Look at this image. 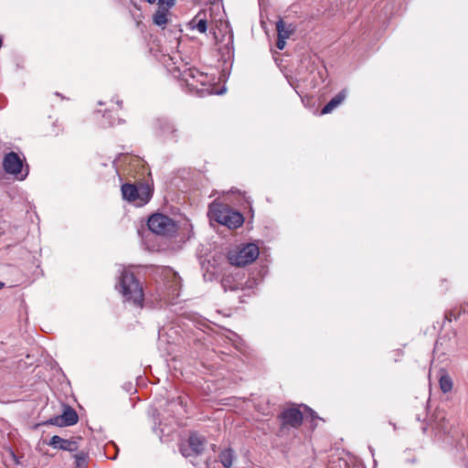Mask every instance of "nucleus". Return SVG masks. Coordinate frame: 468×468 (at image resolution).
Segmentation results:
<instances>
[{
    "instance_id": "f257e3e1",
    "label": "nucleus",
    "mask_w": 468,
    "mask_h": 468,
    "mask_svg": "<svg viewBox=\"0 0 468 468\" xmlns=\"http://www.w3.org/2000/svg\"><path fill=\"white\" fill-rule=\"evenodd\" d=\"M121 292L126 301H131L135 306L142 307L144 292L139 281L133 273L123 271L120 278Z\"/></svg>"
},
{
    "instance_id": "f03ea898",
    "label": "nucleus",
    "mask_w": 468,
    "mask_h": 468,
    "mask_svg": "<svg viewBox=\"0 0 468 468\" xmlns=\"http://www.w3.org/2000/svg\"><path fill=\"white\" fill-rule=\"evenodd\" d=\"M209 215L218 223L229 229H237L244 222L242 214L230 208L227 205L213 204L209 207Z\"/></svg>"
},
{
    "instance_id": "7ed1b4c3",
    "label": "nucleus",
    "mask_w": 468,
    "mask_h": 468,
    "mask_svg": "<svg viewBox=\"0 0 468 468\" xmlns=\"http://www.w3.org/2000/svg\"><path fill=\"white\" fill-rule=\"evenodd\" d=\"M259 253L256 244H241L229 251L228 259L231 265L240 267L252 263L258 258Z\"/></svg>"
},
{
    "instance_id": "20e7f679",
    "label": "nucleus",
    "mask_w": 468,
    "mask_h": 468,
    "mask_svg": "<svg viewBox=\"0 0 468 468\" xmlns=\"http://www.w3.org/2000/svg\"><path fill=\"white\" fill-rule=\"evenodd\" d=\"M122 195L124 199L129 202H133L139 207L146 204L152 197V193L148 186L140 185L139 186H136L135 185L128 183L122 186Z\"/></svg>"
},
{
    "instance_id": "39448f33",
    "label": "nucleus",
    "mask_w": 468,
    "mask_h": 468,
    "mask_svg": "<svg viewBox=\"0 0 468 468\" xmlns=\"http://www.w3.org/2000/svg\"><path fill=\"white\" fill-rule=\"evenodd\" d=\"M3 168L5 173L18 180H24L28 175V166L24 167V159L15 152H10L4 156Z\"/></svg>"
},
{
    "instance_id": "423d86ee",
    "label": "nucleus",
    "mask_w": 468,
    "mask_h": 468,
    "mask_svg": "<svg viewBox=\"0 0 468 468\" xmlns=\"http://www.w3.org/2000/svg\"><path fill=\"white\" fill-rule=\"evenodd\" d=\"M148 228L155 234L168 236L176 231V225L172 218L163 214H154L148 219Z\"/></svg>"
},
{
    "instance_id": "0eeeda50",
    "label": "nucleus",
    "mask_w": 468,
    "mask_h": 468,
    "mask_svg": "<svg viewBox=\"0 0 468 468\" xmlns=\"http://www.w3.org/2000/svg\"><path fill=\"white\" fill-rule=\"evenodd\" d=\"M182 80L191 90H199L198 85L205 86L210 79L207 74L195 68H189L182 72Z\"/></svg>"
},
{
    "instance_id": "6e6552de",
    "label": "nucleus",
    "mask_w": 468,
    "mask_h": 468,
    "mask_svg": "<svg viewBox=\"0 0 468 468\" xmlns=\"http://www.w3.org/2000/svg\"><path fill=\"white\" fill-rule=\"evenodd\" d=\"M79 417L75 410L71 407H65L63 413L59 416L51 418L48 423L55 426H71L78 422Z\"/></svg>"
},
{
    "instance_id": "1a4fd4ad",
    "label": "nucleus",
    "mask_w": 468,
    "mask_h": 468,
    "mask_svg": "<svg viewBox=\"0 0 468 468\" xmlns=\"http://www.w3.org/2000/svg\"><path fill=\"white\" fill-rule=\"evenodd\" d=\"M282 428L292 427L298 428L303 422V413L298 409L285 410L280 415Z\"/></svg>"
},
{
    "instance_id": "9d476101",
    "label": "nucleus",
    "mask_w": 468,
    "mask_h": 468,
    "mask_svg": "<svg viewBox=\"0 0 468 468\" xmlns=\"http://www.w3.org/2000/svg\"><path fill=\"white\" fill-rule=\"evenodd\" d=\"M277 29V42L276 47L282 50L284 48L286 44V39L290 37V36L293 33L294 28L292 25H286L283 20H279L276 23Z\"/></svg>"
},
{
    "instance_id": "9b49d317",
    "label": "nucleus",
    "mask_w": 468,
    "mask_h": 468,
    "mask_svg": "<svg viewBox=\"0 0 468 468\" xmlns=\"http://www.w3.org/2000/svg\"><path fill=\"white\" fill-rule=\"evenodd\" d=\"M48 445L52 448L68 451L70 452H77L79 449V445L76 441L66 440L58 435H54L50 439Z\"/></svg>"
},
{
    "instance_id": "f8f14e48",
    "label": "nucleus",
    "mask_w": 468,
    "mask_h": 468,
    "mask_svg": "<svg viewBox=\"0 0 468 468\" xmlns=\"http://www.w3.org/2000/svg\"><path fill=\"white\" fill-rule=\"evenodd\" d=\"M157 133L165 141H177V130L175 128L174 124L168 121H159Z\"/></svg>"
},
{
    "instance_id": "ddd939ff",
    "label": "nucleus",
    "mask_w": 468,
    "mask_h": 468,
    "mask_svg": "<svg viewBox=\"0 0 468 468\" xmlns=\"http://www.w3.org/2000/svg\"><path fill=\"white\" fill-rule=\"evenodd\" d=\"M191 29H196L199 33H206L207 29V20L205 12H198L188 23Z\"/></svg>"
},
{
    "instance_id": "4468645a",
    "label": "nucleus",
    "mask_w": 468,
    "mask_h": 468,
    "mask_svg": "<svg viewBox=\"0 0 468 468\" xmlns=\"http://www.w3.org/2000/svg\"><path fill=\"white\" fill-rule=\"evenodd\" d=\"M188 446L195 455H199L205 449V439L197 434H191L188 438Z\"/></svg>"
},
{
    "instance_id": "2eb2a0df",
    "label": "nucleus",
    "mask_w": 468,
    "mask_h": 468,
    "mask_svg": "<svg viewBox=\"0 0 468 468\" xmlns=\"http://www.w3.org/2000/svg\"><path fill=\"white\" fill-rule=\"evenodd\" d=\"M346 97V91L345 90L340 91L334 98H332L328 103H326L324 105V107L322 109L321 113L322 114L330 113L334 109H335L338 105H340L345 101Z\"/></svg>"
},
{
    "instance_id": "dca6fc26",
    "label": "nucleus",
    "mask_w": 468,
    "mask_h": 468,
    "mask_svg": "<svg viewBox=\"0 0 468 468\" xmlns=\"http://www.w3.org/2000/svg\"><path fill=\"white\" fill-rule=\"evenodd\" d=\"M221 285L225 291H236L242 288V283L234 275H224Z\"/></svg>"
},
{
    "instance_id": "f3484780",
    "label": "nucleus",
    "mask_w": 468,
    "mask_h": 468,
    "mask_svg": "<svg viewBox=\"0 0 468 468\" xmlns=\"http://www.w3.org/2000/svg\"><path fill=\"white\" fill-rule=\"evenodd\" d=\"M168 15L169 11L157 8V10L153 16L154 24L162 28H165L168 22Z\"/></svg>"
},
{
    "instance_id": "a211bd4d",
    "label": "nucleus",
    "mask_w": 468,
    "mask_h": 468,
    "mask_svg": "<svg viewBox=\"0 0 468 468\" xmlns=\"http://www.w3.org/2000/svg\"><path fill=\"white\" fill-rule=\"evenodd\" d=\"M72 454L74 465L76 468H86L89 461V453L85 451H77Z\"/></svg>"
},
{
    "instance_id": "6ab92c4d",
    "label": "nucleus",
    "mask_w": 468,
    "mask_h": 468,
    "mask_svg": "<svg viewBox=\"0 0 468 468\" xmlns=\"http://www.w3.org/2000/svg\"><path fill=\"white\" fill-rule=\"evenodd\" d=\"M439 384L443 393H448L452 389L453 383L452 378L442 369L441 370Z\"/></svg>"
},
{
    "instance_id": "aec40b11",
    "label": "nucleus",
    "mask_w": 468,
    "mask_h": 468,
    "mask_svg": "<svg viewBox=\"0 0 468 468\" xmlns=\"http://www.w3.org/2000/svg\"><path fill=\"white\" fill-rule=\"evenodd\" d=\"M219 461L225 468L231 467L234 459V453L231 449H225L219 453Z\"/></svg>"
},
{
    "instance_id": "412c9836",
    "label": "nucleus",
    "mask_w": 468,
    "mask_h": 468,
    "mask_svg": "<svg viewBox=\"0 0 468 468\" xmlns=\"http://www.w3.org/2000/svg\"><path fill=\"white\" fill-rule=\"evenodd\" d=\"M176 5V0H158V9L169 11Z\"/></svg>"
},
{
    "instance_id": "4be33fe9",
    "label": "nucleus",
    "mask_w": 468,
    "mask_h": 468,
    "mask_svg": "<svg viewBox=\"0 0 468 468\" xmlns=\"http://www.w3.org/2000/svg\"><path fill=\"white\" fill-rule=\"evenodd\" d=\"M180 452H181L182 455H184L185 457H188V456H191L193 454V452H191L189 446L182 445L180 447Z\"/></svg>"
},
{
    "instance_id": "5701e85b",
    "label": "nucleus",
    "mask_w": 468,
    "mask_h": 468,
    "mask_svg": "<svg viewBox=\"0 0 468 468\" xmlns=\"http://www.w3.org/2000/svg\"><path fill=\"white\" fill-rule=\"evenodd\" d=\"M148 4H154L156 2V0H145Z\"/></svg>"
},
{
    "instance_id": "b1692460",
    "label": "nucleus",
    "mask_w": 468,
    "mask_h": 468,
    "mask_svg": "<svg viewBox=\"0 0 468 468\" xmlns=\"http://www.w3.org/2000/svg\"><path fill=\"white\" fill-rule=\"evenodd\" d=\"M174 278H175V281L179 284V282H180L179 278L176 274H174Z\"/></svg>"
},
{
    "instance_id": "393cba45",
    "label": "nucleus",
    "mask_w": 468,
    "mask_h": 468,
    "mask_svg": "<svg viewBox=\"0 0 468 468\" xmlns=\"http://www.w3.org/2000/svg\"><path fill=\"white\" fill-rule=\"evenodd\" d=\"M4 287V283L0 282V290Z\"/></svg>"
},
{
    "instance_id": "a878e982",
    "label": "nucleus",
    "mask_w": 468,
    "mask_h": 468,
    "mask_svg": "<svg viewBox=\"0 0 468 468\" xmlns=\"http://www.w3.org/2000/svg\"><path fill=\"white\" fill-rule=\"evenodd\" d=\"M121 104H122V102L117 101V105H118V107H121Z\"/></svg>"
}]
</instances>
